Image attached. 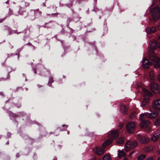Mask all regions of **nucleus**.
Segmentation results:
<instances>
[{"label": "nucleus", "mask_w": 160, "mask_h": 160, "mask_svg": "<svg viewBox=\"0 0 160 160\" xmlns=\"http://www.w3.org/2000/svg\"><path fill=\"white\" fill-rule=\"evenodd\" d=\"M142 65L143 67L146 68H148L151 65V63L146 58H144L142 60Z\"/></svg>", "instance_id": "12"}, {"label": "nucleus", "mask_w": 160, "mask_h": 160, "mask_svg": "<svg viewBox=\"0 0 160 160\" xmlns=\"http://www.w3.org/2000/svg\"><path fill=\"white\" fill-rule=\"evenodd\" d=\"M157 159L158 160H160V157L158 158Z\"/></svg>", "instance_id": "35"}, {"label": "nucleus", "mask_w": 160, "mask_h": 160, "mask_svg": "<svg viewBox=\"0 0 160 160\" xmlns=\"http://www.w3.org/2000/svg\"><path fill=\"white\" fill-rule=\"evenodd\" d=\"M148 113L147 112H145L141 114L139 116V119L141 120H143V119L144 118H148Z\"/></svg>", "instance_id": "21"}, {"label": "nucleus", "mask_w": 160, "mask_h": 160, "mask_svg": "<svg viewBox=\"0 0 160 160\" xmlns=\"http://www.w3.org/2000/svg\"><path fill=\"white\" fill-rule=\"evenodd\" d=\"M8 134H9V135H11V133H8Z\"/></svg>", "instance_id": "36"}, {"label": "nucleus", "mask_w": 160, "mask_h": 160, "mask_svg": "<svg viewBox=\"0 0 160 160\" xmlns=\"http://www.w3.org/2000/svg\"><path fill=\"white\" fill-rule=\"evenodd\" d=\"M134 151H132L131 152H130L129 154V156H131L134 153Z\"/></svg>", "instance_id": "32"}, {"label": "nucleus", "mask_w": 160, "mask_h": 160, "mask_svg": "<svg viewBox=\"0 0 160 160\" xmlns=\"http://www.w3.org/2000/svg\"><path fill=\"white\" fill-rule=\"evenodd\" d=\"M137 138L142 144L146 143L149 141V138L145 137H142L140 134L138 135Z\"/></svg>", "instance_id": "7"}, {"label": "nucleus", "mask_w": 160, "mask_h": 160, "mask_svg": "<svg viewBox=\"0 0 160 160\" xmlns=\"http://www.w3.org/2000/svg\"><path fill=\"white\" fill-rule=\"evenodd\" d=\"M135 113V112H133L131 115L130 117L131 118H133V115Z\"/></svg>", "instance_id": "30"}, {"label": "nucleus", "mask_w": 160, "mask_h": 160, "mask_svg": "<svg viewBox=\"0 0 160 160\" xmlns=\"http://www.w3.org/2000/svg\"><path fill=\"white\" fill-rule=\"evenodd\" d=\"M150 87L151 91L153 93H157L159 92L160 91L159 87L156 83H152L150 85Z\"/></svg>", "instance_id": "8"}, {"label": "nucleus", "mask_w": 160, "mask_h": 160, "mask_svg": "<svg viewBox=\"0 0 160 160\" xmlns=\"http://www.w3.org/2000/svg\"><path fill=\"white\" fill-rule=\"evenodd\" d=\"M148 57L150 60L152 61L154 67L158 68L160 67V58L154 52L149 53Z\"/></svg>", "instance_id": "1"}, {"label": "nucleus", "mask_w": 160, "mask_h": 160, "mask_svg": "<svg viewBox=\"0 0 160 160\" xmlns=\"http://www.w3.org/2000/svg\"><path fill=\"white\" fill-rule=\"evenodd\" d=\"M17 157H19L18 155Z\"/></svg>", "instance_id": "39"}, {"label": "nucleus", "mask_w": 160, "mask_h": 160, "mask_svg": "<svg viewBox=\"0 0 160 160\" xmlns=\"http://www.w3.org/2000/svg\"><path fill=\"white\" fill-rule=\"evenodd\" d=\"M158 80L160 81V73L159 74L158 78Z\"/></svg>", "instance_id": "33"}, {"label": "nucleus", "mask_w": 160, "mask_h": 160, "mask_svg": "<svg viewBox=\"0 0 160 160\" xmlns=\"http://www.w3.org/2000/svg\"><path fill=\"white\" fill-rule=\"evenodd\" d=\"M118 157L121 158L122 157H124L126 156V154L122 150H119L118 151Z\"/></svg>", "instance_id": "19"}, {"label": "nucleus", "mask_w": 160, "mask_h": 160, "mask_svg": "<svg viewBox=\"0 0 160 160\" xmlns=\"http://www.w3.org/2000/svg\"><path fill=\"white\" fill-rule=\"evenodd\" d=\"M138 145V143L136 141H128L125 144V150L126 151L130 150L131 149L135 148Z\"/></svg>", "instance_id": "4"}, {"label": "nucleus", "mask_w": 160, "mask_h": 160, "mask_svg": "<svg viewBox=\"0 0 160 160\" xmlns=\"http://www.w3.org/2000/svg\"><path fill=\"white\" fill-rule=\"evenodd\" d=\"M136 128V124L134 121L129 122L126 126L127 132L129 133L132 134L133 132Z\"/></svg>", "instance_id": "3"}, {"label": "nucleus", "mask_w": 160, "mask_h": 160, "mask_svg": "<svg viewBox=\"0 0 160 160\" xmlns=\"http://www.w3.org/2000/svg\"><path fill=\"white\" fill-rule=\"evenodd\" d=\"M17 157H19L18 155Z\"/></svg>", "instance_id": "40"}, {"label": "nucleus", "mask_w": 160, "mask_h": 160, "mask_svg": "<svg viewBox=\"0 0 160 160\" xmlns=\"http://www.w3.org/2000/svg\"><path fill=\"white\" fill-rule=\"evenodd\" d=\"M146 157V156L144 154H142L139 156H138V160H142L143 159H144Z\"/></svg>", "instance_id": "27"}, {"label": "nucleus", "mask_w": 160, "mask_h": 160, "mask_svg": "<svg viewBox=\"0 0 160 160\" xmlns=\"http://www.w3.org/2000/svg\"><path fill=\"white\" fill-rule=\"evenodd\" d=\"M159 133H154L151 138L153 142H155L158 140L159 138Z\"/></svg>", "instance_id": "17"}, {"label": "nucleus", "mask_w": 160, "mask_h": 160, "mask_svg": "<svg viewBox=\"0 0 160 160\" xmlns=\"http://www.w3.org/2000/svg\"><path fill=\"white\" fill-rule=\"evenodd\" d=\"M127 110V109L124 105H122L121 106L120 111L123 114L125 113Z\"/></svg>", "instance_id": "20"}, {"label": "nucleus", "mask_w": 160, "mask_h": 160, "mask_svg": "<svg viewBox=\"0 0 160 160\" xmlns=\"http://www.w3.org/2000/svg\"><path fill=\"white\" fill-rule=\"evenodd\" d=\"M152 15L154 20H157L160 17V9L158 6H156L151 11ZM157 27L160 30V22L157 25Z\"/></svg>", "instance_id": "2"}, {"label": "nucleus", "mask_w": 160, "mask_h": 160, "mask_svg": "<svg viewBox=\"0 0 160 160\" xmlns=\"http://www.w3.org/2000/svg\"><path fill=\"white\" fill-rule=\"evenodd\" d=\"M158 42H159L158 47L159 48H160V35H159V39H158Z\"/></svg>", "instance_id": "29"}, {"label": "nucleus", "mask_w": 160, "mask_h": 160, "mask_svg": "<svg viewBox=\"0 0 160 160\" xmlns=\"http://www.w3.org/2000/svg\"><path fill=\"white\" fill-rule=\"evenodd\" d=\"M142 94L144 98L145 97L148 98L149 97L152 96L151 93L148 90L146 89H143L142 90Z\"/></svg>", "instance_id": "15"}, {"label": "nucleus", "mask_w": 160, "mask_h": 160, "mask_svg": "<svg viewBox=\"0 0 160 160\" xmlns=\"http://www.w3.org/2000/svg\"><path fill=\"white\" fill-rule=\"evenodd\" d=\"M118 133L119 132L118 130H113L110 132L108 134L110 136V137H111L112 139H113L118 136Z\"/></svg>", "instance_id": "13"}, {"label": "nucleus", "mask_w": 160, "mask_h": 160, "mask_svg": "<svg viewBox=\"0 0 160 160\" xmlns=\"http://www.w3.org/2000/svg\"><path fill=\"white\" fill-rule=\"evenodd\" d=\"M153 148L152 146H150L147 147L144 150L146 152H151L152 151Z\"/></svg>", "instance_id": "25"}, {"label": "nucleus", "mask_w": 160, "mask_h": 160, "mask_svg": "<svg viewBox=\"0 0 160 160\" xmlns=\"http://www.w3.org/2000/svg\"><path fill=\"white\" fill-rule=\"evenodd\" d=\"M112 142V139H110L108 140L105 141L102 145V147L104 149L109 144H111Z\"/></svg>", "instance_id": "16"}, {"label": "nucleus", "mask_w": 160, "mask_h": 160, "mask_svg": "<svg viewBox=\"0 0 160 160\" xmlns=\"http://www.w3.org/2000/svg\"><path fill=\"white\" fill-rule=\"evenodd\" d=\"M153 107L156 110L160 111V99H158L153 102Z\"/></svg>", "instance_id": "10"}, {"label": "nucleus", "mask_w": 160, "mask_h": 160, "mask_svg": "<svg viewBox=\"0 0 160 160\" xmlns=\"http://www.w3.org/2000/svg\"><path fill=\"white\" fill-rule=\"evenodd\" d=\"M155 126L157 127L160 124V116L157 119L154 123Z\"/></svg>", "instance_id": "23"}, {"label": "nucleus", "mask_w": 160, "mask_h": 160, "mask_svg": "<svg viewBox=\"0 0 160 160\" xmlns=\"http://www.w3.org/2000/svg\"><path fill=\"white\" fill-rule=\"evenodd\" d=\"M149 124L150 122L146 120H141L140 123V126L142 128L147 129L148 130H149L150 129V128L149 127Z\"/></svg>", "instance_id": "6"}, {"label": "nucleus", "mask_w": 160, "mask_h": 160, "mask_svg": "<svg viewBox=\"0 0 160 160\" xmlns=\"http://www.w3.org/2000/svg\"><path fill=\"white\" fill-rule=\"evenodd\" d=\"M149 75L150 78L151 79L153 80L154 79L155 75L153 72V71L151 70L150 71L149 73Z\"/></svg>", "instance_id": "22"}, {"label": "nucleus", "mask_w": 160, "mask_h": 160, "mask_svg": "<svg viewBox=\"0 0 160 160\" xmlns=\"http://www.w3.org/2000/svg\"><path fill=\"white\" fill-rule=\"evenodd\" d=\"M123 160H128V158H125Z\"/></svg>", "instance_id": "34"}, {"label": "nucleus", "mask_w": 160, "mask_h": 160, "mask_svg": "<svg viewBox=\"0 0 160 160\" xmlns=\"http://www.w3.org/2000/svg\"><path fill=\"white\" fill-rule=\"evenodd\" d=\"M146 160H154L153 158L152 157H149L146 159Z\"/></svg>", "instance_id": "28"}, {"label": "nucleus", "mask_w": 160, "mask_h": 160, "mask_svg": "<svg viewBox=\"0 0 160 160\" xmlns=\"http://www.w3.org/2000/svg\"><path fill=\"white\" fill-rule=\"evenodd\" d=\"M149 101V98L146 97V98H145L141 104V106L143 108H147L148 106Z\"/></svg>", "instance_id": "14"}, {"label": "nucleus", "mask_w": 160, "mask_h": 160, "mask_svg": "<svg viewBox=\"0 0 160 160\" xmlns=\"http://www.w3.org/2000/svg\"><path fill=\"white\" fill-rule=\"evenodd\" d=\"M157 46V45L156 41L155 40H152L149 46V53L152 52H153V50L156 48Z\"/></svg>", "instance_id": "9"}, {"label": "nucleus", "mask_w": 160, "mask_h": 160, "mask_svg": "<svg viewBox=\"0 0 160 160\" xmlns=\"http://www.w3.org/2000/svg\"><path fill=\"white\" fill-rule=\"evenodd\" d=\"M124 142V138H120L117 141V142L118 144H122Z\"/></svg>", "instance_id": "26"}, {"label": "nucleus", "mask_w": 160, "mask_h": 160, "mask_svg": "<svg viewBox=\"0 0 160 160\" xmlns=\"http://www.w3.org/2000/svg\"><path fill=\"white\" fill-rule=\"evenodd\" d=\"M111 158L110 155L109 154H106L103 157V160H111Z\"/></svg>", "instance_id": "24"}, {"label": "nucleus", "mask_w": 160, "mask_h": 160, "mask_svg": "<svg viewBox=\"0 0 160 160\" xmlns=\"http://www.w3.org/2000/svg\"><path fill=\"white\" fill-rule=\"evenodd\" d=\"M6 3H8V1H7L6 2Z\"/></svg>", "instance_id": "38"}, {"label": "nucleus", "mask_w": 160, "mask_h": 160, "mask_svg": "<svg viewBox=\"0 0 160 160\" xmlns=\"http://www.w3.org/2000/svg\"><path fill=\"white\" fill-rule=\"evenodd\" d=\"M8 143H9V142H7V143H6V144H8Z\"/></svg>", "instance_id": "37"}, {"label": "nucleus", "mask_w": 160, "mask_h": 160, "mask_svg": "<svg viewBox=\"0 0 160 160\" xmlns=\"http://www.w3.org/2000/svg\"><path fill=\"white\" fill-rule=\"evenodd\" d=\"M146 31L147 33H149L151 32H154L156 31V28L155 27L148 28L146 29Z\"/></svg>", "instance_id": "18"}, {"label": "nucleus", "mask_w": 160, "mask_h": 160, "mask_svg": "<svg viewBox=\"0 0 160 160\" xmlns=\"http://www.w3.org/2000/svg\"><path fill=\"white\" fill-rule=\"evenodd\" d=\"M150 112H147L148 118L150 119H154L156 118L158 115V113L153 111H150Z\"/></svg>", "instance_id": "11"}, {"label": "nucleus", "mask_w": 160, "mask_h": 160, "mask_svg": "<svg viewBox=\"0 0 160 160\" xmlns=\"http://www.w3.org/2000/svg\"><path fill=\"white\" fill-rule=\"evenodd\" d=\"M93 150L96 154L100 156L102 155L105 152L104 149L97 146L93 148Z\"/></svg>", "instance_id": "5"}, {"label": "nucleus", "mask_w": 160, "mask_h": 160, "mask_svg": "<svg viewBox=\"0 0 160 160\" xmlns=\"http://www.w3.org/2000/svg\"><path fill=\"white\" fill-rule=\"evenodd\" d=\"M119 128L121 129L123 127V125L122 124H120L119 126Z\"/></svg>", "instance_id": "31"}]
</instances>
